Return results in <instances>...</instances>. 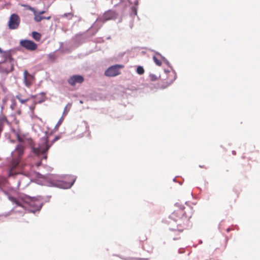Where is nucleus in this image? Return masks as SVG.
I'll list each match as a JSON object with an SVG mask.
<instances>
[{"label": "nucleus", "instance_id": "17", "mask_svg": "<svg viewBox=\"0 0 260 260\" xmlns=\"http://www.w3.org/2000/svg\"><path fill=\"white\" fill-rule=\"evenodd\" d=\"M21 96V95L20 94L17 95L16 96V99H18L21 104H24L29 100V99H23Z\"/></svg>", "mask_w": 260, "mask_h": 260}, {"label": "nucleus", "instance_id": "21", "mask_svg": "<svg viewBox=\"0 0 260 260\" xmlns=\"http://www.w3.org/2000/svg\"><path fill=\"white\" fill-rule=\"evenodd\" d=\"M149 77L150 80L151 81H156L158 79V77L156 75L153 74H150Z\"/></svg>", "mask_w": 260, "mask_h": 260}, {"label": "nucleus", "instance_id": "12", "mask_svg": "<svg viewBox=\"0 0 260 260\" xmlns=\"http://www.w3.org/2000/svg\"><path fill=\"white\" fill-rule=\"evenodd\" d=\"M16 136L17 140L23 144L29 137L28 135L21 134L18 133H16Z\"/></svg>", "mask_w": 260, "mask_h": 260}, {"label": "nucleus", "instance_id": "28", "mask_svg": "<svg viewBox=\"0 0 260 260\" xmlns=\"http://www.w3.org/2000/svg\"><path fill=\"white\" fill-rule=\"evenodd\" d=\"M183 229H179V231L180 232H183Z\"/></svg>", "mask_w": 260, "mask_h": 260}, {"label": "nucleus", "instance_id": "19", "mask_svg": "<svg viewBox=\"0 0 260 260\" xmlns=\"http://www.w3.org/2000/svg\"><path fill=\"white\" fill-rule=\"evenodd\" d=\"M137 73L139 75H142L144 73V70L141 66L138 67L137 69Z\"/></svg>", "mask_w": 260, "mask_h": 260}, {"label": "nucleus", "instance_id": "14", "mask_svg": "<svg viewBox=\"0 0 260 260\" xmlns=\"http://www.w3.org/2000/svg\"><path fill=\"white\" fill-rule=\"evenodd\" d=\"M8 121L7 117L4 115H0V133L3 131V126Z\"/></svg>", "mask_w": 260, "mask_h": 260}, {"label": "nucleus", "instance_id": "3", "mask_svg": "<svg viewBox=\"0 0 260 260\" xmlns=\"http://www.w3.org/2000/svg\"><path fill=\"white\" fill-rule=\"evenodd\" d=\"M24 146L22 144H19L17 146L14 151L12 153L13 158L10 165V176L12 175L13 170L16 168L19 165L21 156L24 153Z\"/></svg>", "mask_w": 260, "mask_h": 260}, {"label": "nucleus", "instance_id": "1", "mask_svg": "<svg viewBox=\"0 0 260 260\" xmlns=\"http://www.w3.org/2000/svg\"><path fill=\"white\" fill-rule=\"evenodd\" d=\"M174 207L173 212L170 215V218L178 222L179 225H185L193 215V208L188 205L184 206L178 203L175 204Z\"/></svg>", "mask_w": 260, "mask_h": 260}, {"label": "nucleus", "instance_id": "6", "mask_svg": "<svg viewBox=\"0 0 260 260\" xmlns=\"http://www.w3.org/2000/svg\"><path fill=\"white\" fill-rule=\"evenodd\" d=\"M20 22V19L16 14H12L8 22V26L10 29H17Z\"/></svg>", "mask_w": 260, "mask_h": 260}, {"label": "nucleus", "instance_id": "9", "mask_svg": "<svg viewBox=\"0 0 260 260\" xmlns=\"http://www.w3.org/2000/svg\"><path fill=\"white\" fill-rule=\"evenodd\" d=\"M23 75L25 85L27 87L30 86L34 81V77L26 70L24 71Z\"/></svg>", "mask_w": 260, "mask_h": 260}, {"label": "nucleus", "instance_id": "25", "mask_svg": "<svg viewBox=\"0 0 260 260\" xmlns=\"http://www.w3.org/2000/svg\"><path fill=\"white\" fill-rule=\"evenodd\" d=\"M37 95H30V98H32V99H36L37 98Z\"/></svg>", "mask_w": 260, "mask_h": 260}, {"label": "nucleus", "instance_id": "20", "mask_svg": "<svg viewBox=\"0 0 260 260\" xmlns=\"http://www.w3.org/2000/svg\"><path fill=\"white\" fill-rule=\"evenodd\" d=\"M37 103L36 101H34L32 102V105L29 106V109L31 110V113H34L35 109L36 108V106L37 105Z\"/></svg>", "mask_w": 260, "mask_h": 260}, {"label": "nucleus", "instance_id": "10", "mask_svg": "<svg viewBox=\"0 0 260 260\" xmlns=\"http://www.w3.org/2000/svg\"><path fill=\"white\" fill-rule=\"evenodd\" d=\"M115 16L116 14L114 11H108L104 14L102 19L103 22H105L106 21L115 18Z\"/></svg>", "mask_w": 260, "mask_h": 260}, {"label": "nucleus", "instance_id": "13", "mask_svg": "<svg viewBox=\"0 0 260 260\" xmlns=\"http://www.w3.org/2000/svg\"><path fill=\"white\" fill-rule=\"evenodd\" d=\"M34 14L35 16L34 19L36 22H40L41 20L45 19L49 20L51 18L50 16L47 17L42 16L41 15L36 11H34Z\"/></svg>", "mask_w": 260, "mask_h": 260}, {"label": "nucleus", "instance_id": "26", "mask_svg": "<svg viewBox=\"0 0 260 260\" xmlns=\"http://www.w3.org/2000/svg\"><path fill=\"white\" fill-rule=\"evenodd\" d=\"M38 13H40L42 15V14H44L45 13V11H42L39 12Z\"/></svg>", "mask_w": 260, "mask_h": 260}, {"label": "nucleus", "instance_id": "11", "mask_svg": "<svg viewBox=\"0 0 260 260\" xmlns=\"http://www.w3.org/2000/svg\"><path fill=\"white\" fill-rule=\"evenodd\" d=\"M1 54V56L4 58L3 62L9 61L11 63L13 61V58L10 51H5Z\"/></svg>", "mask_w": 260, "mask_h": 260}, {"label": "nucleus", "instance_id": "22", "mask_svg": "<svg viewBox=\"0 0 260 260\" xmlns=\"http://www.w3.org/2000/svg\"><path fill=\"white\" fill-rule=\"evenodd\" d=\"M40 95L42 96V99L39 101V103H41L45 101V93L42 92L40 93Z\"/></svg>", "mask_w": 260, "mask_h": 260}, {"label": "nucleus", "instance_id": "30", "mask_svg": "<svg viewBox=\"0 0 260 260\" xmlns=\"http://www.w3.org/2000/svg\"><path fill=\"white\" fill-rule=\"evenodd\" d=\"M227 231L229 232L230 231V229H227Z\"/></svg>", "mask_w": 260, "mask_h": 260}, {"label": "nucleus", "instance_id": "7", "mask_svg": "<svg viewBox=\"0 0 260 260\" xmlns=\"http://www.w3.org/2000/svg\"><path fill=\"white\" fill-rule=\"evenodd\" d=\"M20 45L27 50L34 51L37 49L38 45L34 42L28 40H22L20 41Z\"/></svg>", "mask_w": 260, "mask_h": 260}, {"label": "nucleus", "instance_id": "16", "mask_svg": "<svg viewBox=\"0 0 260 260\" xmlns=\"http://www.w3.org/2000/svg\"><path fill=\"white\" fill-rule=\"evenodd\" d=\"M71 107H72V104H71V103H69L66 105V106L65 107V108L64 109V111L63 112V116H66L68 114V113L70 110Z\"/></svg>", "mask_w": 260, "mask_h": 260}, {"label": "nucleus", "instance_id": "15", "mask_svg": "<svg viewBox=\"0 0 260 260\" xmlns=\"http://www.w3.org/2000/svg\"><path fill=\"white\" fill-rule=\"evenodd\" d=\"M32 37L36 41H39L40 40V39L41 38V35L40 33L38 32L33 31L32 32Z\"/></svg>", "mask_w": 260, "mask_h": 260}, {"label": "nucleus", "instance_id": "4", "mask_svg": "<svg viewBox=\"0 0 260 260\" xmlns=\"http://www.w3.org/2000/svg\"><path fill=\"white\" fill-rule=\"evenodd\" d=\"M9 200L13 202V203L15 204L16 205L23 207V202L27 204L29 206L32 207L37 208L38 207V203L39 202L36 199H35L34 198H29V197H26L23 200V202L22 201H20L18 199L13 197H10Z\"/></svg>", "mask_w": 260, "mask_h": 260}, {"label": "nucleus", "instance_id": "27", "mask_svg": "<svg viewBox=\"0 0 260 260\" xmlns=\"http://www.w3.org/2000/svg\"><path fill=\"white\" fill-rule=\"evenodd\" d=\"M4 51L2 50V49L0 48V54H2Z\"/></svg>", "mask_w": 260, "mask_h": 260}, {"label": "nucleus", "instance_id": "2", "mask_svg": "<svg viewBox=\"0 0 260 260\" xmlns=\"http://www.w3.org/2000/svg\"><path fill=\"white\" fill-rule=\"evenodd\" d=\"M22 145L24 147L25 146H29L31 148L33 153L39 156L41 154H44L43 158L45 159H47V156L45 154L49 148L47 138L42 139V143L39 145L38 147H35V143L30 137H29Z\"/></svg>", "mask_w": 260, "mask_h": 260}, {"label": "nucleus", "instance_id": "31", "mask_svg": "<svg viewBox=\"0 0 260 260\" xmlns=\"http://www.w3.org/2000/svg\"><path fill=\"white\" fill-rule=\"evenodd\" d=\"M30 10H34V9H33V8H31V9L30 8Z\"/></svg>", "mask_w": 260, "mask_h": 260}, {"label": "nucleus", "instance_id": "29", "mask_svg": "<svg viewBox=\"0 0 260 260\" xmlns=\"http://www.w3.org/2000/svg\"><path fill=\"white\" fill-rule=\"evenodd\" d=\"M40 164H41V162H40V163H38V164H37V166H40Z\"/></svg>", "mask_w": 260, "mask_h": 260}, {"label": "nucleus", "instance_id": "23", "mask_svg": "<svg viewBox=\"0 0 260 260\" xmlns=\"http://www.w3.org/2000/svg\"><path fill=\"white\" fill-rule=\"evenodd\" d=\"M63 120H64V117L62 116L58 120V121L56 124V126H59L62 123Z\"/></svg>", "mask_w": 260, "mask_h": 260}, {"label": "nucleus", "instance_id": "5", "mask_svg": "<svg viewBox=\"0 0 260 260\" xmlns=\"http://www.w3.org/2000/svg\"><path fill=\"white\" fill-rule=\"evenodd\" d=\"M124 67L123 65L116 64L109 67L105 72L106 76L114 77L120 74V69Z\"/></svg>", "mask_w": 260, "mask_h": 260}, {"label": "nucleus", "instance_id": "18", "mask_svg": "<svg viewBox=\"0 0 260 260\" xmlns=\"http://www.w3.org/2000/svg\"><path fill=\"white\" fill-rule=\"evenodd\" d=\"M153 59L154 62L157 66H160L161 65V63H162L160 59H159L157 57L154 56L153 57Z\"/></svg>", "mask_w": 260, "mask_h": 260}, {"label": "nucleus", "instance_id": "24", "mask_svg": "<svg viewBox=\"0 0 260 260\" xmlns=\"http://www.w3.org/2000/svg\"><path fill=\"white\" fill-rule=\"evenodd\" d=\"M63 15H64V17H67L69 15H71V16H72L73 14L72 13H65Z\"/></svg>", "mask_w": 260, "mask_h": 260}, {"label": "nucleus", "instance_id": "8", "mask_svg": "<svg viewBox=\"0 0 260 260\" xmlns=\"http://www.w3.org/2000/svg\"><path fill=\"white\" fill-rule=\"evenodd\" d=\"M84 79L83 76L79 75H73L68 80V82L71 86H74L77 83H82Z\"/></svg>", "mask_w": 260, "mask_h": 260}]
</instances>
